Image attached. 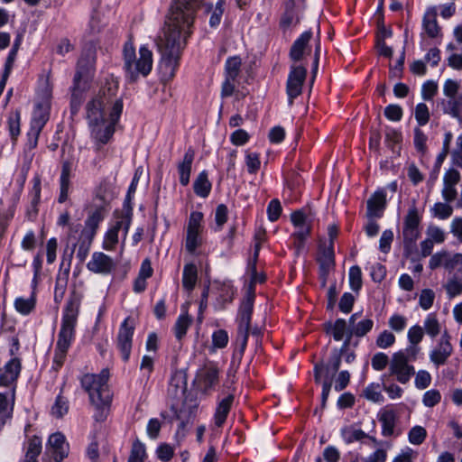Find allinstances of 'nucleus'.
Returning a JSON list of instances; mask_svg holds the SVG:
<instances>
[{
    "label": "nucleus",
    "mask_w": 462,
    "mask_h": 462,
    "mask_svg": "<svg viewBox=\"0 0 462 462\" xmlns=\"http://www.w3.org/2000/svg\"><path fill=\"white\" fill-rule=\"evenodd\" d=\"M50 109L51 105L48 99L36 104L32 112L30 127L42 131L49 120Z\"/></svg>",
    "instance_id": "412c9836"
},
{
    "label": "nucleus",
    "mask_w": 462,
    "mask_h": 462,
    "mask_svg": "<svg viewBox=\"0 0 462 462\" xmlns=\"http://www.w3.org/2000/svg\"><path fill=\"white\" fill-rule=\"evenodd\" d=\"M310 39L311 32L306 31L294 42L290 51V57L293 61L302 60Z\"/></svg>",
    "instance_id": "bb28decb"
},
{
    "label": "nucleus",
    "mask_w": 462,
    "mask_h": 462,
    "mask_svg": "<svg viewBox=\"0 0 462 462\" xmlns=\"http://www.w3.org/2000/svg\"><path fill=\"white\" fill-rule=\"evenodd\" d=\"M123 60L125 77L129 83L137 81L140 77H147L152 69V51L146 45H143L139 49V56L137 57L131 37L124 44Z\"/></svg>",
    "instance_id": "20e7f679"
},
{
    "label": "nucleus",
    "mask_w": 462,
    "mask_h": 462,
    "mask_svg": "<svg viewBox=\"0 0 462 462\" xmlns=\"http://www.w3.org/2000/svg\"><path fill=\"white\" fill-rule=\"evenodd\" d=\"M87 268L94 273L99 274H109L115 268V261L102 252H95L90 261L87 264Z\"/></svg>",
    "instance_id": "a211bd4d"
},
{
    "label": "nucleus",
    "mask_w": 462,
    "mask_h": 462,
    "mask_svg": "<svg viewBox=\"0 0 462 462\" xmlns=\"http://www.w3.org/2000/svg\"><path fill=\"white\" fill-rule=\"evenodd\" d=\"M169 383V392L172 394L176 395L179 391H183L186 388V378L184 373L179 370L174 371L171 374Z\"/></svg>",
    "instance_id": "4c0bfd02"
},
{
    "label": "nucleus",
    "mask_w": 462,
    "mask_h": 462,
    "mask_svg": "<svg viewBox=\"0 0 462 462\" xmlns=\"http://www.w3.org/2000/svg\"><path fill=\"white\" fill-rule=\"evenodd\" d=\"M22 364L17 357L10 359L3 368H0V385L10 386L15 383L21 373Z\"/></svg>",
    "instance_id": "aec40b11"
},
{
    "label": "nucleus",
    "mask_w": 462,
    "mask_h": 462,
    "mask_svg": "<svg viewBox=\"0 0 462 462\" xmlns=\"http://www.w3.org/2000/svg\"><path fill=\"white\" fill-rule=\"evenodd\" d=\"M189 32L190 31H185V34H182V31H162L158 36L156 45L161 53L158 69L162 80L170 81L174 78L181 49Z\"/></svg>",
    "instance_id": "f03ea898"
},
{
    "label": "nucleus",
    "mask_w": 462,
    "mask_h": 462,
    "mask_svg": "<svg viewBox=\"0 0 462 462\" xmlns=\"http://www.w3.org/2000/svg\"><path fill=\"white\" fill-rule=\"evenodd\" d=\"M47 449L55 462H61L69 455V445L62 433L55 432L49 437Z\"/></svg>",
    "instance_id": "f3484780"
},
{
    "label": "nucleus",
    "mask_w": 462,
    "mask_h": 462,
    "mask_svg": "<svg viewBox=\"0 0 462 462\" xmlns=\"http://www.w3.org/2000/svg\"><path fill=\"white\" fill-rule=\"evenodd\" d=\"M198 279V270L195 264L188 263L183 268L182 286L188 291L194 289Z\"/></svg>",
    "instance_id": "f704fd0d"
},
{
    "label": "nucleus",
    "mask_w": 462,
    "mask_h": 462,
    "mask_svg": "<svg viewBox=\"0 0 462 462\" xmlns=\"http://www.w3.org/2000/svg\"><path fill=\"white\" fill-rule=\"evenodd\" d=\"M198 380L203 390L213 389L219 380V369L214 363L206 364L198 373Z\"/></svg>",
    "instance_id": "6ab92c4d"
},
{
    "label": "nucleus",
    "mask_w": 462,
    "mask_h": 462,
    "mask_svg": "<svg viewBox=\"0 0 462 462\" xmlns=\"http://www.w3.org/2000/svg\"><path fill=\"white\" fill-rule=\"evenodd\" d=\"M388 379V374H382L381 381L383 390L391 399L400 398L402 395L403 390L395 383L387 384Z\"/></svg>",
    "instance_id": "09e8293b"
},
{
    "label": "nucleus",
    "mask_w": 462,
    "mask_h": 462,
    "mask_svg": "<svg viewBox=\"0 0 462 462\" xmlns=\"http://www.w3.org/2000/svg\"><path fill=\"white\" fill-rule=\"evenodd\" d=\"M363 395L370 402L381 403L384 401L383 395L381 393V385L379 383H372L365 387Z\"/></svg>",
    "instance_id": "58836bf2"
},
{
    "label": "nucleus",
    "mask_w": 462,
    "mask_h": 462,
    "mask_svg": "<svg viewBox=\"0 0 462 462\" xmlns=\"http://www.w3.org/2000/svg\"><path fill=\"white\" fill-rule=\"evenodd\" d=\"M245 163L249 173H256L261 165L259 154L256 152H247L245 156Z\"/></svg>",
    "instance_id": "69168bd1"
},
{
    "label": "nucleus",
    "mask_w": 462,
    "mask_h": 462,
    "mask_svg": "<svg viewBox=\"0 0 462 462\" xmlns=\"http://www.w3.org/2000/svg\"><path fill=\"white\" fill-rule=\"evenodd\" d=\"M71 171V164L69 162L62 163L61 173L60 178V196L58 201L63 203L67 200L69 189V176Z\"/></svg>",
    "instance_id": "cd10ccee"
},
{
    "label": "nucleus",
    "mask_w": 462,
    "mask_h": 462,
    "mask_svg": "<svg viewBox=\"0 0 462 462\" xmlns=\"http://www.w3.org/2000/svg\"><path fill=\"white\" fill-rule=\"evenodd\" d=\"M307 75V69L301 65H291L287 79V95L290 105L301 94L302 86Z\"/></svg>",
    "instance_id": "4468645a"
},
{
    "label": "nucleus",
    "mask_w": 462,
    "mask_h": 462,
    "mask_svg": "<svg viewBox=\"0 0 462 462\" xmlns=\"http://www.w3.org/2000/svg\"><path fill=\"white\" fill-rule=\"evenodd\" d=\"M134 332V320L128 317L121 323L116 337V347L120 351L122 359L125 362H127L130 358Z\"/></svg>",
    "instance_id": "ddd939ff"
},
{
    "label": "nucleus",
    "mask_w": 462,
    "mask_h": 462,
    "mask_svg": "<svg viewBox=\"0 0 462 462\" xmlns=\"http://www.w3.org/2000/svg\"><path fill=\"white\" fill-rule=\"evenodd\" d=\"M373 326L374 321L370 319H365L356 323L349 332L355 337H362L373 328Z\"/></svg>",
    "instance_id": "49530a36"
},
{
    "label": "nucleus",
    "mask_w": 462,
    "mask_h": 462,
    "mask_svg": "<svg viewBox=\"0 0 462 462\" xmlns=\"http://www.w3.org/2000/svg\"><path fill=\"white\" fill-rule=\"evenodd\" d=\"M88 88H76L75 85L73 84L70 100V109L72 114H76L79 111L83 100L82 94Z\"/></svg>",
    "instance_id": "6e6d98bb"
},
{
    "label": "nucleus",
    "mask_w": 462,
    "mask_h": 462,
    "mask_svg": "<svg viewBox=\"0 0 462 462\" xmlns=\"http://www.w3.org/2000/svg\"><path fill=\"white\" fill-rule=\"evenodd\" d=\"M389 327L396 331H402L407 325V319L400 314H393L388 321Z\"/></svg>",
    "instance_id": "774afa93"
},
{
    "label": "nucleus",
    "mask_w": 462,
    "mask_h": 462,
    "mask_svg": "<svg viewBox=\"0 0 462 462\" xmlns=\"http://www.w3.org/2000/svg\"><path fill=\"white\" fill-rule=\"evenodd\" d=\"M319 263V271L330 272L335 266V254L332 245H328L320 248V253L318 257Z\"/></svg>",
    "instance_id": "c85d7f7f"
},
{
    "label": "nucleus",
    "mask_w": 462,
    "mask_h": 462,
    "mask_svg": "<svg viewBox=\"0 0 462 462\" xmlns=\"http://www.w3.org/2000/svg\"><path fill=\"white\" fill-rule=\"evenodd\" d=\"M8 131L13 142H15L20 135V113L15 111L12 113L7 119Z\"/></svg>",
    "instance_id": "79ce46f5"
},
{
    "label": "nucleus",
    "mask_w": 462,
    "mask_h": 462,
    "mask_svg": "<svg viewBox=\"0 0 462 462\" xmlns=\"http://www.w3.org/2000/svg\"><path fill=\"white\" fill-rule=\"evenodd\" d=\"M79 305V300L70 297L64 307L53 357V362L58 367L63 365L67 352L74 339Z\"/></svg>",
    "instance_id": "7ed1b4c3"
},
{
    "label": "nucleus",
    "mask_w": 462,
    "mask_h": 462,
    "mask_svg": "<svg viewBox=\"0 0 462 462\" xmlns=\"http://www.w3.org/2000/svg\"><path fill=\"white\" fill-rule=\"evenodd\" d=\"M430 383H431V375L428 371L419 370L416 373L414 383L418 389H420V390L426 389L428 386H430Z\"/></svg>",
    "instance_id": "052dcab7"
},
{
    "label": "nucleus",
    "mask_w": 462,
    "mask_h": 462,
    "mask_svg": "<svg viewBox=\"0 0 462 462\" xmlns=\"http://www.w3.org/2000/svg\"><path fill=\"white\" fill-rule=\"evenodd\" d=\"M378 420L382 425V435L384 437L393 436L397 421L396 412L392 409L384 408L378 413Z\"/></svg>",
    "instance_id": "393cba45"
},
{
    "label": "nucleus",
    "mask_w": 462,
    "mask_h": 462,
    "mask_svg": "<svg viewBox=\"0 0 462 462\" xmlns=\"http://www.w3.org/2000/svg\"><path fill=\"white\" fill-rule=\"evenodd\" d=\"M96 58L93 51H88L81 55L78 61L73 84L76 88H88L94 76Z\"/></svg>",
    "instance_id": "9d476101"
},
{
    "label": "nucleus",
    "mask_w": 462,
    "mask_h": 462,
    "mask_svg": "<svg viewBox=\"0 0 462 462\" xmlns=\"http://www.w3.org/2000/svg\"><path fill=\"white\" fill-rule=\"evenodd\" d=\"M432 216L439 219H447L453 214V208L448 203L437 202L431 208Z\"/></svg>",
    "instance_id": "a18cd8bd"
},
{
    "label": "nucleus",
    "mask_w": 462,
    "mask_h": 462,
    "mask_svg": "<svg viewBox=\"0 0 462 462\" xmlns=\"http://www.w3.org/2000/svg\"><path fill=\"white\" fill-rule=\"evenodd\" d=\"M282 213V206L278 199H274L270 201L267 207L268 219L272 222L276 221Z\"/></svg>",
    "instance_id": "338daca9"
},
{
    "label": "nucleus",
    "mask_w": 462,
    "mask_h": 462,
    "mask_svg": "<svg viewBox=\"0 0 462 462\" xmlns=\"http://www.w3.org/2000/svg\"><path fill=\"white\" fill-rule=\"evenodd\" d=\"M453 353V346L450 343V336L445 331L436 347L430 353V360L437 367L447 363Z\"/></svg>",
    "instance_id": "dca6fc26"
},
{
    "label": "nucleus",
    "mask_w": 462,
    "mask_h": 462,
    "mask_svg": "<svg viewBox=\"0 0 462 462\" xmlns=\"http://www.w3.org/2000/svg\"><path fill=\"white\" fill-rule=\"evenodd\" d=\"M192 322V319L185 312L179 316L174 325L175 337L178 340H181L186 335L189 327Z\"/></svg>",
    "instance_id": "e433bc0d"
},
{
    "label": "nucleus",
    "mask_w": 462,
    "mask_h": 462,
    "mask_svg": "<svg viewBox=\"0 0 462 462\" xmlns=\"http://www.w3.org/2000/svg\"><path fill=\"white\" fill-rule=\"evenodd\" d=\"M68 400L61 395H58L55 403L51 408V413L57 418H61L68 412Z\"/></svg>",
    "instance_id": "3c124183"
},
{
    "label": "nucleus",
    "mask_w": 462,
    "mask_h": 462,
    "mask_svg": "<svg viewBox=\"0 0 462 462\" xmlns=\"http://www.w3.org/2000/svg\"><path fill=\"white\" fill-rule=\"evenodd\" d=\"M440 324L436 314H429L424 320V329L428 336L434 338L440 333Z\"/></svg>",
    "instance_id": "ea45409f"
},
{
    "label": "nucleus",
    "mask_w": 462,
    "mask_h": 462,
    "mask_svg": "<svg viewBox=\"0 0 462 462\" xmlns=\"http://www.w3.org/2000/svg\"><path fill=\"white\" fill-rule=\"evenodd\" d=\"M349 284L354 291H358L362 287V272L357 265L349 269Z\"/></svg>",
    "instance_id": "8fccbe9b"
},
{
    "label": "nucleus",
    "mask_w": 462,
    "mask_h": 462,
    "mask_svg": "<svg viewBox=\"0 0 462 462\" xmlns=\"http://www.w3.org/2000/svg\"><path fill=\"white\" fill-rule=\"evenodd\" d=\"M426 234L430 240H432V242L437 244H442L446 240V234L444 230L437 226H429Z\"/></svg>",
    "instance_id": "5fc2aeb1"
},
{
    "label": "nucleus",
    "mask_w": 462,
    "mask_h": 462,
    "mask_svg": "<svg viewBox=\"0 0 462 462\" xmlns=\"http://www.w3.org/2000/svg\"><path fill=\"white\" fill-rule=\"evenodd\" d=\"M444 287L449 299L460 295L462 293V277H451Z\"/></svg>",
    "instance_id": "a19ab883"
},
{
    "label": "nucleus",
    "mask_w": 462,
    "mask_h": 462,
    "mask_svg": "<svg viewBox=\"0 0 462 462\" xmlns=\"http://www.w3.org/2000/svg\"><path fill=\"white\" fill-rule=\"evenodd\" d=\"M41 130H37L34 128L30 127V130L27 133V143L25 144L24 150H23V171H28L31 163L32 162V159L34 157V152H32L33 149L36 148L38 144V139L41 134Z\"/></svg>",
    "instance_id": "4be33fe9"
},
{
    "label": "nucleus",
    "mask_w": 462,
    "mask_h": 462,
    "mask_svg": "<svg viewBox=\"0 0 462 462\" xmlns=\"http://www.w3.org/2000/svg\"><path fill=\"white\" fill-rule=\"evenodd\" d=\"M423 328L419 325L411 327L407 333V337L411 345H418L423 338Z\"/></svg>",
    "instance_id": "bf43d9fd"
},
{
    "label": "nucleus",
    "mask_w": 462,
    "mask_h": 462,
    "mask_svg": "<svg viewBox=\"0 0 462 462\" xmlns=\"http://www.w3.org/2000/svg\"><path fill=\"white\" fill-rule=\"evenodd\" d=\"M34 307L35 300L33 297L28 299L20 297L14 300L15 310L23 315H28L29 313H31Z\"/></svg>",
    "instance_id": "c03bdc74"
},
{
    "label": "nucleus",
    "mask_w": 462,
    "mask_h": 462,
    "mask_svg": "<svg viewBox=\"0 0 462 462\" xmlns=\"http://www.w3.org/2000/svg\"><path fill=\"white\" fill-rule=\"evenodd\" d=\"M118 91V85L116 82H107L99 91V95L94 99L102 100V110H105L108 106L109 109L113 107V105L116 97Z\"/></svg>",
    "instance_id": "a878e982"
},
{
    "label": "nucleus",
    "mask_w": 462,
    "mask_h": 462,
    "mask_svg": "<svg viewBox=\"0 0 462 462\" xmlns=\"http://www.w3.org/2000/svg\"><path fill=\"white\" fill-rule=\"evenodd\" d=\"M228 343L227 332L224 329L216 330L212 334V345L215 348H224Z\"/></svg>",
    "instance_id": "13d9d810"
},
{
    "label": "nucleus",
    "mask_w": 462,
    "mask_h": 462,
    "mask_svg": "<svg viewBox=\"0 0 462 462\" xmlns=\"http://www.w3.org/2000/svg\"><path fill=\"white\" fill-rule=\"evenodd\" d=\"M42 439L33 436L28 440L25 457L23 462H38V457L42 452Z\"/></svg>",
    "instance_id": "72a5a7b5"
},
{
    "label": "nucleus",
    "mask_w": 462,
    "mask_h": 462,
    "mask_svg": "<svg viewBox=\"0 0 462 462\" xmlns=\"http://www.w3.org/2000/svg\"><path fill=\"white\" fill-rule=\"evenodd\" d=\"M165 21L169 29H189L195 23L194 12L198 0H174Z\"/></svg>",
    "instance_id": "0eeeda50"
},
{
    "label": "nucleus",
    "mask_w": 462,
    "mask_h": 462,
    "mask_svg": "<svg viewBox=\"0 0 462 462\" xmlns=\"http://www.w3.org/2000/svg\"><path fill=\"white\" fill-rule=\"evenodd\" d=\"M297 231L293 234L295 238L294 245L297 249V253L300 252L303 246L304 241L310 234V228L308 225L300 226L296 227Z\"/></svg>",
    "instance_id": "864d4df0"
},
{
    "label": "nucleus",
    "mask_w": 462,
    "mask_h": 462,
    "mask_svg": "<svg viewBox=\"0 0 462 462\" xmlns=\"http://www.w3.org/2000/svg\"><path fill=\"white\" fill-rule=\"evenodd\" d=\"M233 402V394H228L226 397H225L219 402L215 412V424L217 427H221L225 423Z\"/></svg>",
    "instance_id": "c756f323"
},
{
    "label": "nucleus",
    "mask_w": 462,
    "mask_h": 462,
    "mask_svg": "<svg viewBox=\"0 0 462 462\" xmlns=\"http://www.w3.org/2000/svg\"><path fill=\"white\" fill-rule=\"evenodd\" d=\"M132 207H127V208L124 210L120 219L116 220L115 225L112 226L106 233L103 242L104 249L110 251L115 248L118 243V233L121 229H123L124 238L126 237L132 222Z\"/></svg>",
    "instance_id": "9b49d317"
},
{
    "label": "nucleus",
    "mask_w": 462,
    "mask_h": 462,
    "mask_svg": "<svg viewBox=\"0 0 462 462\" xmlns=\"http://www.w3.org/2000/svg\"><path fill=\"white\" fill-rule=\"evenodd\" d=\"M461 82L448 79L443 84V95L445 98L440 101L442 111L457 120L462 128V90Z\"/></svg>",
    "instance_id": "423d86ee"
},
{
    "label": "nucleus",
    "mask_w": 462,
    "mask_h": 462,
    "mask_svg": "<svg viewBox=\"0 0 462 462\" xmlns=\"http://www.w3.org/2000/svg\"><path fill=\"white\" fill-rule=\"evenodd\" d=\"M427 437V430L421 426H414L408 432V439L412 445H420Z\"/></svg>",
    "instance_id": "de8ad7c7"
},
{
    "label": "nucleus",
    "mask_w": 462,
    "mask_h": 462,
    "mask_svg": "<svg viewBox=\"0 0 462 462\" xmlns=\"http://www.w3.org/2000/svg\"><path fill=\"white\" fill-rule=\"evenodd\" d=\"M440 400V393L438 390L431 389L423 394L422 402L426 407H434Z\"/></svg>",
    "instance_id": "e2e57ef3"
},
{
    "label": "nucleus",
    "mask_w": 462,
    "mask_h": 462,
    "mask_svg": "<svg viewBox=\"0 0 462 462\" xmlns=\"http://www.w3.org/2000/svg\"><path fill=\"white\" fill-rule=\"evenodd\" d=\"M299 19L294 3L292 1H289L285 6V12L281 18V26L283 28L295 27L298 25Z\"/></svg>",
    "instance_id": "473e14b6"
},
{
    "label": "nucleus",
    "mask_w": 462,
    "mask_h": 462,
    "mask_svg": "<svg viewBox=\"0 0 462 462\" xmlns=\"http://www.w3.org/2000/svg\"><path fill=\"white\" fill-rule=\"evenodd\" d=\"M421 217L419 215L417 208L413 205L408 209L404 217L402 236L403 244L406 247L413 245L420 235V223Z\"/></svg>",
    "instance_id": "f8f14e48"
},
{
    "label": "nucleus",
    "mask_w": 462,
    "mask_h": 462,
    "mask_svg": "<svg viewBox=\"0 0 462 462\" xmlns=\"http://www.w3.org/2000/svg\"><path fill=\"white\" fill-rule=\"evenodd\" d=\"M254 297L255 293L254 285L251 284L240 304L237 316V341L240 344L241 353L244 352L248 340Z\"/></svg>",
    "instance_id": "6e6552de"
},
{
    "label": "nucleus",
    "mask_w": 462,
    "mask_h": 462,
    "mask_svg": "<svg viewBox=\"0 0 462 462\" xmlns=\"http://www.w3.org/2000/svg\"><path fill=\"white\" fill-rule=\"evenodd\" d=\"M395 342V336L388 331L383 330L376 338V346L380 348H387Z\"/></svg>",
    "instance_id": "680f3d73"
},
{
    "label": "nucleus",
    "mask_w": 462,
    "mask_h": 462,
    "mask_svg": "<svg viewBox=\"0 0 462 462\" xmlns=\"http://www.w3.org/2000/svg\"><path fill=\"white\" fill-rule=\"evenodd\" d=\"M367 217H381L386 207V194L384 190L375 191L367 200Z\"/></svg>",
    "instance_id": "5701e85b"
},
{
    "label": "nucleus",
    "mask_w": 462,
    "mask_h": 462,
    "mask_svg": "<svg viewBox=\"0 0 462 462\" xmlns=\"http://www.w3.org/2000/svg\"><path fill=\"white\" fill-rule=\"evenodd\" d=\"M193 189L197 196L207 198L211 190V183L208 179V172L202 171L193 183Z\"/></svg>",
    "instance_id": "7c9ffc66"
},
{
    "label": "nucleus",
    "mask_w": 462,
    "mask_h": 462,
    "mask_svg": "<svg viewBox=\"0 0 462 462\" xmlns=\"http://www.w3.org/2000/svg\"><path fill=\"white\" fill-rule=\"evenodd\" d=\"M415 119L419 125H425L430 120V111L425 103H419L415 107Z\"/></svg>",
    "instance_id": "603ef678"
},
{
    "label": "nucleus",
    "mask_w": 462,
    "mask_h": 462,
    "mask_svg": "<svg viewBox=\"0 0 462 462\" xmlns=\"http://www.w3.org/2000/svg\"><path fill=\"white\" fill-rule=\"evenodd\" d=\"M194 150L192 148H189L183 156V160L177 165L180 182L182 186H187L189 183L191 166L194 161Z\"/></svg>",
    "instance_id": "b1692460"
},
{
    "label": "nucleus",
    "mask_w": 462,
    "mask_h": 462,
    "mask_svg": "<svg viewBox=\"0 0 462 462\" xmlns=\"http://www.w3.org/2000/svg\"><path fill=\"white\" fill-rule=\"evenodd\" d=\"M108 378V370L103 369L98 374H87L80 379L81 386L88 393L90 402L98 410V414L96 415L97 420L104 419L103 409L108 407L112 401Z\"/></svg>",
    "instance_id": "39448f33"
},
{
    "label": "nucleus",
    "mask_w": 462,
    "mask_h": 462,
    "mask_svg": "<svg viewBox=\"0 0 462 462\" xmlns=\"http://www.w3.org/2000/svg\"><path fill=\"white\" fill-rule=\"evenodd\" d=\"M327 332L332 334L336 341H340L346 337L351 328H347V323L344 319H337L334 323H328Z\"/></svg>",
    "instance_id": "2f4dec72"
},
{
    "label": "nucleus",
    "mask_w": 462,
    "mask_h": 462,
    "mask_svg": "<svg viewBox=\"0 0 462 462\" xmlns=\"http://www.w3.org/2000/svg\"><path fill=\"white\" fill-rule=\"evenodd\" d=\"M434 299V291L430 289H424L420 294L419 304L424 310H427L432 307Z\"/></svg>",
    "instance_id": "4d7b16f0"
},
{
    "label": "nucleus",
    "mask_w": 462,
    "mask_h": 462,
    "mask_svg": "<svg viewBox=\"0 0 462 462\" xmlns=\"http://www.w3.org/2000/svg\"><path fill=\"white\" fill-rule=\"evenodd\" d=\"M427 135L420 129L415 128L414 129V146L416 150L421 153H425L427 151L426 142H427Z\"/></svg>",
    "instance_id": "0e129e2a"
},
{
    "label": "nucleus",
    "mask_w": 462,
    "mask_h": 462,
    "mask_svg": "<svg viewBox=\"0 0 462 462\" xmlns=\"http://www.w3.org/2000/svg\"><path fill=\"white\" fill-rule=\"evenodd\" d=\"M384 135L386 145L393 151H394V146L400 144L402 141V132L390 126L385 128Z\"/></svg>",
    "instance_id": "37998d69"
},
{
    "label": "nucleus",
    "mask_w": 462,
    "mask_h": 462,
    "mask_svg": "<svg viewBox=\"0 0 462 462\" xmlns=\"http://www.w3.org/2000/svg\"><path fill=\"white\" fill-rule=\"evenodd\" d=\"M440 266H443L448 272L462 268V254L449 253L443 250L432 254L429 262L430 269L435 270Z\"/></svg>",
    "instance_id": "2eb2a0df"
},
{
    "label": "nucleus",
    "mask_w": 462,
    "mask_h": 462,
    "mask_svg": "<svg viewBox=\"0 0 462 462\" xmlns=\"http://www.w3.org/2000/svg\"><path fill=\"white\" fill-rule=\"evenodd\" d=\"M410 358L403 351H399L392 356L389 363L388 378L394 376L396 381L402 384H406L410 382L412 375L415 374V368L413 365H409Z\"/></svg>",
    "instance_id": "1a4fd4ad"
},
{
    "label": "nucleus",
    "mask_w": 462,
    "mask_h": 462,
    "mask_svg": "<svg viewBox=\"0 0 462 462\" xmlns=\"http://www.w3.org/2000/svg\"><path fill=\"white\" fill-rule=\"evenodd\" d=\"M241 65L240 57L234 56L228 58L225 65L226 78L229 80H236L240 73Z\"/></svg>",
    "instance_id": "c9c22d12"
},
{
    "label": "nucleus",
    "mask_w": 462,
    "mask_h": 462,
    "mask_svg": "<svg viewBox=\"0 0 462 462\" xmlns=\"http://www.w3.org/2000/svg\"><path fill=\"white\" fill-rule=\"evenodd\" d=\"M122 111V99L115 101L113 107L109 110L108 116H106L105 110H102V100L92 99L88 103L87 120L97 151H99L112 138L115 133V126L119 120Z\"/></svg>",
    "instance_id": "f257e3e1"
}]
</instances>
